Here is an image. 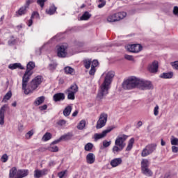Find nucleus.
<instances>
[{
    "instance_id": "obj_7",
    "label": "nucleus",
    "mask_w": 178,
    "mask_h": 178,
    "mask_svg": "<svg viewBox=\"0 0 178 178\" xmlns=\"http://www.w3.org/2000/svg\"><path fill=\"white\" fill-rule=\"evenodd\" d=\"M115 129V126L108 127L106 129L102 131L101 134H95L94 138L95 141H98V140H101V138H104L106 137V134L108 133H111L112 130Z\"/></svg>"
},
{
    "instance_id": "obj_56",
    "label": "nucleus",
    "mask_w": 178,
    "mask_h": 178,
    "mask_svg": "<svg viewBox=\"0 0 178 178\" xmlns=\"http://www.w3.org/2000/svg\"><path fill=\"white\" fill-rule=\"evenodd\" d=\"M99 65V63H98V60H94L92 62V65H91V67H97V66H98Z\"/></svg>"
},
{
    "instance_id": "obj_27",
    "label": "nucleus",
    "mask_w": 178,
    "mask_h": 178,
    "mask_svg": "<svg viewBox=\"0 0 178 178\" xmlns=\"http://www.w3.org/2000/svg\"><path fill=\"white\" fill-rule=\"evenodd\" d=\"M115 16L117 17V20L119 22V20H122V19H124L126 16H127V13L126 12H120L115 13Z\"/></svg>"
},
{
    "instance_id": "obj_46",
    "label": "nucleus",
    "mask_w": 178,
    "mask_h": 178,
    "mask_svg": "<svg viewBox=\"0 0 178 178\" xmlns=\"http://www.w3.org/2000/svg\"><path fill=\"white\" fill-rule=\"evenodd\" d=\"M111 144H112V141H111V140L108 141V140H105L103 141L104 148H108V147H109L111 145Z\"/></svg>"
},
{
    "instance_id": "obj_36",
    "label": "nucleus",
    "mask_w": 178,
    "mask_h": 178,
    "mask_svg": "<svg viewBox=\"0 0 178 178\" xmlns=\"http://www.w3.org/2000/svg\"><path fill=\"white\" fill-rule=\"evenodd\" d=\"M149 166V161L147 159H143L141 162V169H145Z\"/></svg>"
},
{
    "instance_id": "obj_39",
    "label": "nucleus",
    "mask_w": 178,
    "mask_h": 178,
    "mask_svg": "<svg viewBox=\"0 0 178 178\" xmlns=\"http://www.w3.org/2000/svg\"><path fill=\"white\" fill-rule=\"evenodd\" d=\"M123 148L124 147H118V145H115V146H114L113 147V152L114 153V154H116V153H118V152H120V151H122L123 150Z\"/></svg>"
},
{
    "instance_id": "obj_48",
    "label": "nucleus",
    "mask_w": 178,
    "mask_h": 178,
    "mask_svg": "<svg viewBox=\"0 0 178 178\" xmlns=\"http://www.w3.org/2000/svg\"><path fill=\"white\" fill-rule=\"evenodd\" d=\"M154 116H158V115H159V106L156 105L154 107Z\"/></svg>"
},
{
    "instance_id": "obj_49",
    "label": "nucleus",
    "mask_w": 178,
    "mask_h": 178,
    "mask_svg": "<svg viewBox=\"0 0 178 178\" xmlns=\"http://www.w3.org/2000/svg\"><path fill=\"white\" fill-rule=\"evenodd\" d=\"M34 134V132L33 131H29L27 134H26L25 137L27 138V140L30 139L31 136Z\"/></svg>"
},
{
    "instance_id": "obj_58",
    "label": "nucleus",
    "mask_w": 178,
    "mask_h": 178,
    "mask_svg": "<svg viewBox=\"0 0 178 178\" xmlns=\"http://www.w3.org/2000/svg\"><path fill=\"white\" fill-rule=\"evenodd\" d=\"M124 58L127 60H134V58L133 57V56L125 54L124 55Z\"/></svg>"
},
{
    "instance_id": "obj_64",
    "label": "nucleus",
    "mask_w": 178,
    "mask_h": 178,
    "mask_svg": "<svg viewBox=\"0 0 178 178\" xmlns=\"http://www.w3.org/2000/svg\"><path fill=\"white\" fill-rule=\"evenodd\" d=\"M79 113V111H75L73 113H72V116L74 118L76 116H77Z\"/></svg>"
},
{
    "instance_id": "obj_23",
    "label": "nucleus",
    "mask_w": 178,
    "mask_h": 178,
    "mask_svg": "<svg viewBox=\"0 0 178 178\" xmlns=\"http://www.w3.org/2000/svg\"><path fill=\"white\" fill-rule=\"evenodd\" d=\"M17 173L19 178L26 177V176H29V170H18Z\"/></svg>"
},
{
    "instance_id": "obj_20",
    "label": "nucleus",
    "mask_w": 178,
    "mask_h": 178,
    "mask_svg": "<svg viewBox=\"0 0 178 178\" xmlns=\"http://www.w3.org/2000/svg\"><path fill=\"white\" fill-rule=\"evenodd\" d=\"M8 68L11 70H15V69H21V70H23V69H24V67L22 66L21 63H15L13 64H10L8 65Z\"/></svg>"
},
{
    "instance_id": "obj_16",
    "label": "nucleus",
    "mask_w": 178,
    "mask_h": 178,
    "mask_svg": "<svg viewBox=\"0 0 178 178\" xmlns=\"http://www.w3.org/2000/svg\"><path fill=\"white\" fill-rule=\"evenodd\" d=\"M8 178H19V174L17 172V168L13 167L9 171Z\"/></svg>"
},
{
    "instance_id": "obj_60",
    "label": "nucleus",
    "mask_w": 178,
    "mask_h": 178,
    "mask_svg": "<svg viewBox=\"0 0 178 178\" xmlns=\"http://www.w3.org/2000/svg\"><path fill=\"white\" fill-rule=\"evenodd\" d=\"M171 149H172V152L174 153V154H177V152H178V147L177 146H172L171 147Z\"/></svg>"
},
{
    "instance_id": "obj_62",
    "label": "nucleus",
    "mask_w": 178,
    "mask_h": 178,
    "mask_svg": "<svg viewBox=\"0 0 178 178\" xmlns=\"http://www.w3.org/2000/svg\"><path fill=\"white\" fill-rule=\"evenodd\" d=\"M15 42H16V41H15V40H9V41H8V44H10V45H14Z\"/></svg>"
},
{
    "instance_id": "obj_1",
    "label": "nucleus",
    "mask_w": 178,
    "mask_h": 178,
    "mask_svg": "<svg viewBox=\"0 0 178 178\" xmlns=\"http://www.w3.org/2000/svg\"><path fill=\"white\" fill-rule=\"evenodd\" d=\"M113 77H115L114 71H109L106 73L104 81L101 85L97 96L98 99H104V98L108 95Z\"/></svg>"
},
{
    "instance_id": "obj_63",
    "label": "nucleus",
    "mask_w": 178,
    "mask_h": 178,
    "mask_svg": "<svg viewBox=\"0 0 178 178\" xmlns=\"http://www.w3.org/2000/svg\"><path fill=\"white\" fill-rule=\"evenodd\" d=\"M161 145H162V147H165V145H166V142L163 140V139L161 140Z\"/></svg>"
},
{
    "instance_id": "obj_4",
    "label": "nucleus",
    "mask_w": 178,
    "mask_h": 178,
    "mask_svg": "<svg viewBox=\"0 0 178 178\" xmlns=\"http://www.w3.org/2000/svg\"><path fill=\"white\" fill-rule=\"evenodd\" d=\"M35 67V63L33 61H30L26 65V70L22 77V86L23 88L26 87L29 84V81L30 80V77L31 74H33V69Z\"/></svg>"
},
{
    "instance_id": "obj_44",
    "label": "nucleus",
    "mask_w": 178,
    "mask_h": 178,
    "mask_svg": "<svg viewBox=\"0 0 178 178\" xmlns=\"http://www.w3.org/2000/svg\"><path fill=\"white\" fill-rule=\"evenodd\" d=\"M68 94H67V99H71L72 101H74V99H75V95L76 93H73V92H67Z\"/></svg>"
},
{
    "instance_id": "obj_8",
    "label": "nucleus",
    "mask_w": 178,
    "mask_h": 178,
    "mask_svg": "<svg viewBox=\"0 0 178 178\" xmlns=\"http://www.w3.org/2000/svg\"><path fill=\"white\" fill-rule=\"evenodd\" d=\"M152 88V83L149 81L140 79L139 81V90H151Z\"/></svg>"
},
{
    "instance_id": "obj_24",
    "label": "nucleus",
    "mask_w": 178,
    "mask_h": 178,
    "mask_svg": "<svg viewBox=\"0 0 178 178\" xmlns=\"http://www.w3.org/2000/svg\"><path fill=\"white\" fill-rule=\"evenodd\" d=\"M79 91V86L76 84L72 85L67 90V92H72L74 94H76Z\"/></svg>"
},
{
    "instance_id": "obj_51",
    "label": "nucleus",
    "mask_w": 178,
    "mask_h": 178,
    "mask_svg": "<svg viewBox=\"0 0 178 178\" xmlns=\"http://www.w3.org/2000/svg\"><path fill=\"white\" fill-rule=\"evenodd\" d=\"M172 13L173 15H175V16H177L178 17V6H174Z\"/></svg>"
},
{
    "instance_id": "obj_21",
    "label": "nucleus",
    "mask_w": 178,
    "mask_h": 178,
    "mask_svg": "<svg viewBox=\"0 0 178 178\" xmlns=\"http://www.w3.org/2000/svg\"><path fill=\"white\" fill-rule=\"evenodd\" d=\"M121 163H122V159L116 158L111 160L110 165H111L113 168H116V166H119V165H120Z\"/></svg>"
},
{
    "instance_id": "obj_33",
    "label": "nucleus",
    "mask_w": 178,
    "mask_h": 178,
    "mask_svg": "<svg viewBox=\"0 0 178 178\" xmlns=\"http://www.w3.org/2000/svg\"><path fill=\"white\" fill-rule=\"evenodd\" d=\"M52 138V134L49 132H47L46 134H44L43 137L42 138V140L43 141H49Z\"/></svg>"
},
{
    "instance_id": "obj_28",
    "label": "nucleus",
    "mask_w": 178,
    "mask_h": 178,
    "mask_svg": "<svg viewBox=\"0 0 178 178\" xmlns=\"http://www.w3.org/2000/svg\"><path fill=\"white\" fill-rule=\"evenodd\" d=\"M107 22H108V23H115V22H118L116 14L109 15L107 17Z\"/></svg>"
},
{
    "instance_id": "obj_22",
    "label": "nucleus",
    "mask_w": 178,
    "mask_h": 178,
    "mask_svg": "<svg viewBox=\"0 0 178 178\" xmlns=\"http://www.w3.org/2000/svg\"><path fill=\"white\" fill-rule=\"evenodd\" d=\"M56 7L54 5L51 6L49 8L46 9L47 15H55L56 13Z\"/></svg>"
},
{
    "instance_id": "obj_6",
    "label": "nucleus",
    "mask_w": 178,
    "mask_h": 178,
    "mask_svg": "<svg viewBox=\"0 0 178 178\" xmlns=\"http://www.w3.org/2000/svg\"><path fill=\"white\" fill-rule=\"evenodd\" d=\"M156 149V145L151 144L147 145L142 151L141 156L143 157L148 156L150 154H152L154 151Z\"/></svg>"
},
{
    "instance_id": "obj_45",
    "label": "nucleus",
    "mask_w": 178,
    "mask_h": 178,
    "mask_svg": "<svg viewBox=\"0 0 178 178\" xmlns=\"http://www.w3.org/2000/svg\"><path fill=\"white\" fill-rule=\"evenodd\" d=\"M48 0H37V3L40 6V8H44L45 5V2H47Z\"/></svg>"
},
{
    "instance_id": "obj_2",
    "label": "nucleus",
    "mask_w": 178,
    "mask_h": 178,
    "mask_svg": "<svg viewBox=\"0 0 178 178\" xmlns=\"http://www.w3.org/2000/svg\"><path fill=\"white\" fill-rule=\"evenodd\" d=\"M42 83V76H37L35 77L32 81H31L30 85L27 88V85L23 88L22 86V90H24V94L26 95L29 94H31V92H33L34 90H36L38 88V86Z\"/></svg>"
},
{
    "instance_id": "obj_52",
    "label": "nucleus",
    "mask_w": 178,
    "mask_h": 178,
    "mask_svg": "<svg viewBox=\"0 0 178 178\" xmlns=\"http://www.w3.org/2000/svg\"><path fill=\"white\" fill-rule=\"evenodd\" d=\"M9 159V157L8 156V154H4L2 156H1V160L3 163L5 162H8V159Z\"/></svg>"
},
{
    "instance_id": "obj_14",
    "label": "nucleus",
    "mask_w": 178,
    "mask_h": 178,
    "mask_svg": "<svg viewBox=\"0 0 178 178\" xmlns=\"http://www.w3.org/2000/svg\"><path fill=\"white\" fill-rule=\"evenodd\" d=\"M7 105L4 104L1 108H0V124L1 126H3L5 123V112H6V108Z\"/></svg>"
},
{
    "instance_id": "obj_26",
    "label": "nucleus",
    "mask_w": 178,
    "mask_h": 178,
    "mask_svg": "<svg viewBox=\"0 0 178 178\" xmlns=\"http://www.w3.org/2000/svg\"><path fill=\"white\" fill-rule=\"evenodd\" d=\"M44 101H45V97L41 96V97H38L35 100L34 104H35V105H36V106H38L41 105V104H44Z\"/></svg>"
},
{
    "instance_id": "obj_42",
    "label": "nucleus",
    "mask_w": 178,
    "mask_h": 178,
    "mask_svg": "<svg viewBox=\"0 0 178 178\" xmlns=\"http://www.w3.org/2000/svg\"><path fill=\"white\" fill-rule=\"evenodd\" d=\"M84 66L86 69H88L89 67H91V60H83Z\"/></svg>"
},
{
    "instance_id": "obj_11",
    "label": "nucleus",
    "mask_w": 178,
    "mask_h": 178,
    "mask_svg": "<svg viewBox=\"0 0 178 178\" xmlns=\"http://www.w3.org/2000/svg\"><path fill=\"white\" fill-rule=\"evenodd\" d=\"M49 172V170L47 168H44L42 170L36 169L33 172V176L35 178H40L44 177V176H47Z\"/></svg>"
},
{
    "instance_id": "obj_30",
    "label": "nucleus",
    "mask_w": 178,
    "mask_h": 178,
    "mask_svg": "<svg viewBox=\"0 0 178 178\" xmlns=\"http://www.w3.org/2000/svg\"><path fill=\"white\" fill-rule=\"evenodd\" d=\"M65 73L66 74H71L73 76L74 74V69L72 68V67L67 66L64 68Z\"/></svg>"
},
{
    "instance_id": "obj_53",
    "label": "nucleus",
    "mask_w": 178,
    "mask_h": 178,
    "mask_svg": "<svg viewBox=\"0 0 178 178\" xmlns=\"http://www.w3.org/2000/svg\"><path fill=\"white\" fill-rule=\"evenodd\" d=\"M171 65L172 66L173 69L178 70V61L171 63Z\"/></svg>"
},
{
    "instance_id": "obj_55",
    "label": "nucleus",
    "mask_w": 178,
    "mask_h": 178,
    "mask_svg": "<svg viewBox=\"0 0 178 178\" xmlns=\"http://www.w3.org/2000/svg\"><path fill=\"white\" fill-rule=\"evenodd\" d=\"M57 124H58V126H65L66 124V120H60L57 122Z\"/></svg>"
},
{
    "instance_id": "obj_3",
    "label": "nucleus",
    "mask_w": 178,
    "mask_h": 178,
    "mask_svg": "<svg viewBox=\"0 0 178 178\" xmlns=\"http://www.w3.org/2000/svg\"><path fill=\"white\" fill-rule=\"evenodd\" d=\"M140 86V78L131 76L122 83V87L124 90H133V88H138Z\"/></svg>"
},
{
    "instance_id": "obj_59",
    "label": "nucleus",
    "mask_w": 178,
    "mask_h": 178,
    "mask_svg": "<svg viewBox=\"0 0 178 178\" xmlns=\"http://www.w3.org/2000/svg\"><path fill=\"white\" fill-rule=\"evenodd\" d=\"M101 3L98 4L97 7L99 9H101L102 8H104L106 5V1H100Z\"/></svg>"
},
{
    "instance_id": "obj_12",
    "label": "nucleus",
    "mask_w": 178,
    "mask_h": 178,
    "mask_svg": "<svg viewBox=\"0 0 178 178\" xmlns=\"http://www.w3.org/2000/svg\"><path fill=\"white\" fill-rule=\"evenodd\" d=\"M127 49L129 51V52L138 53L143 50V46L140 44H128Z\"/></svg>"
},
{
    "instance_id": "obj_41",
    "label": "nucleus",
    "mask_w": 178,
    "mask_h": 178,
    "mask_svg": "<svg viewBox=\"0 0 178 178\" xmlns=\"http://www.w3.org/2000/svg\"><path fill=\"white\" fill-rule=\"evenodd\" d=\"M12 98V92H8L3 97V101H9Z\"/></svg>"
},
{
    "instance_id": "obj_31",
    "label": "nucleus",
    "mask_w": 178,
    "mask_h": 178,
    "mask_svg": "<svg viewBox=\"0 0 178 178\" xmlns=\"http://www.w3.org/2000/svg\"><path fill=\"white\" fill-rule=\"evenodd\" d=\"M91 17V14L86 11L80 18V20H88Z\"/></svg>"
},
{
    "instance_id": "obj_50",
    "label": "nucleus",
    "mask_w": 178,
    "mask_h": 178,
    "mask_svg": "<svg viewBox=\"0 0 178 178\" xmlns=\"http://www.w3.org/2000/svg\"><path fill=\"white\" fill-rule=\"evenodd\" d=\"M57 64L56 63H52L49 65V67L50 70H54V69H56Z\"/></svg>"
},
{
    "instance_id": "obj_34",
    "label": "nucleus",
    "mask_w": 178,
    "mask_h": 178,
    "mask_svg": "<svg viewBox=\"0 0 178 178\" xmlns=\"http://www.w3.org/2000/svg\"><path fill=\"white\" fill-rule=\"evenodd\" d=\"M53 143L54 142L51 143L50 147H49V151H51V152H58V151H59V148L58 146H55V144Z\"/></svg>"
},
{
    "instance_id": "obj_13",
    "label": "nucleus",
    "mask_w": 178,
    "mask_h": 178,
    "mask_svg": "<svg viewBox=\"0 0 178 178\" xmlns=\"http://www.w3.org/2000/svg\"><path fill=\"white\" fill-rule=\"evenodd\" d=\"M159 68V64L158 61L154 60L152 63L149 65L147 70L149 72V73H158V69Z\"/></svg>"
},
{
    "instance_id": "obj_5",
    "label": "nucleus",
    "mask_w": 178,
    "mask_h": 178,
    "mask_svg": "<svg viewBox=\"0 0 178 178\" xmlns=\"http://www.w3.org/2000/svg\"><path fill=\"white\" fill-rule=\"evenodd\" d=\"M106 122H108V114L102 113L98 121L97 122L96 129H102V127H104V126L106 124Z\"/></svg>"
},
{
    "instance_id": "obj_37",
    "label": "nucleus",
    "mask_w": 178,
    "mask_h": 178,
    "mask_svg": "<svg viewBox=\"0 0 178 178\" xmlns=\"http://www.w3.org/2000/svg\"><path fill=\"white\" fill-rule=\"evenodd\" d=\"M34 16H38V13L33 12L31 16V19L29 20V27H31L33 25V19H34Z\"/></svg>"
},
{
    "instance_id": "obj_17",
    "label": "nucleus",
    "mask_w": 178,
    "mask_h": 178,
    "mask_svg": "<svg viewBox=\"0 0 178 178\" xmlns=\"http://www.w3.org/2000/svg\"><path fill=\"white\" fill-rule=\"evenodd\" d=\"M53 99L55 102H59L60 101H63L65 99V94L64 93H56L53 96Z\"/></svg>"
},
{
    "instance_id": "obj_35",
    "label": "nucleus",
    "mask_w": 178,
    "mask_h": 178,
    "mask_svg": "<svg viewBox=\"0 0 178 178\" xmlns=\"http://www.w3.org/2000/svg\"><path fill=\"white\" fill-rule=\"evenodd\" d=\"M141 170L142 173H143V175H145V176H152V172L151 171V170L148 169V168H141Z\"/></svg>"
},
{
    "instance_id": "obj_61",
    "label": "nucleus",
    "mask_w": 178,
    "mask_h": 178,
    "mask_svg": "<svg viewBox=\"0 0 178 178\" xmlns=\"http://www.w3.org/2000/svg\"><path fill=\"white\" fill-rule=\"evenodd\" d=\"M48 108V106L47 104H44L43 106H41L39 107V109L41 111H47V108Z\"/></svg>"
},
{
    "instance_id": "obj_43",
    "label": "nucleus",
    "mask_w": 178,
    "mask_h": 178,
    "mask_svg": "<svg viewBox=\"0 0 178 178\" xmlns=\"http://www.w3.org/2000/svg\"><path fill=\"white\" fill-rule=\"evenodd\" d=\"M92 147H94V145L91 143L86 144L85 145V151H91V149H92Z\"/></svg>"
},
{
    "instance_id": "obj_19",
    "label": "nucleus",
    "mask_w": 178,
    "mask_h": 178,
    "mask_svg": "<svg viewBox=\"0 0 178 178\" xmlns=\"http://www.w3.org/2000/svg\"><path fill=\"white\" fill-rule=\"evenodd\" d=\"M86 162L90 165H92V163L95 162V155H94L92 153L88 154L86 156Z\"/></svg>"
},
{
    "instance_id": "obj_18",
    "label": "nucleus",
    "mask_w": 178,
    "mask_h": 178,
    "mask_svg": "<svg viewBox=\"0 0 178 178\" xmlns=\"http://www.w3.org/2000/svg\"><path fill=\"white\" fill-rule=\"evenodd\" d=\"M26 13H27V9L25 8L24 6H22L21 8L18 9L17 11L15 12V16H17V17H19L20 16L26 15Z\"/></svg>"
},
{
    "instance_id": "obj_29",
    "label": "nucleus",
    "mask_w": 178,
    "mask_h": 178,
    "mask_svg": "<svg viewBox=\"0 0 178 178\" xmlns=\"http://www.w3.org/2000/svg\"><path fill=\"white\" fill-rule=\"evenodd\" d=\"M72 106H67V107L65 108L64 111H63V115L65 117H67L70 115V113H72Z\"/></svg>"
},
{
    "instance_id": "obj_25",
    "label": "nucleus",
    "mask_w": 178,
    "mask_h": 178,
    "mask_svg": "<svg viewBox=\"0 0 178 178\" xmlns=\"http://www.w3.org/2000/svg\"><path fill=\"white\" fill-rule=\"evenodd\" d=\"M159 77H161V79H172V77H173V72H163L160 74Z\"/></svg>"
},
{
    "instance_id": "obj_54",
    "label": "nucleus",
    "mask_w": 178,
    "mask_h": 178,
    "mask_svg": "<svg viewBox=\"0 0 178 178\" xmlns=\"http://www.w3.org/2000/svg\"><path fill=\"white\" fill-rule=\"evenodd\" d=\"M66 175V170L65 171H61L58 173V176L59 178H63L65 177V175Z\"/></svg>"
},
{
    "instance_id": "obj_38",
    "label": "nucleus",
    "mask_w": 178,
    "mask_h": 178,
    "mask_svg": "<svg viewBox=\"0 0 178 178\" xmlns=\"http://www.w3.org/2000/svg\"><path fill=\"white\" fill-rule=\"evenodd\" d=\"M84 127H86V120H82L80 121V122L77 125V129L79 130H83V129H84Z\"/></svg>"
},
{
    "instance_id": "obj_32",
    "label": "nucleus",
    "mask_w": 178,
    "mask_h": 178,
    "mask_svg": "<svg viewBox=\"0 0 178 178\" xmlns=\"http://www.w3.org/2000/svg\"><path fill=\"white\" fill-rule=\"evenodd\" d=\"M134 138H131L129 141V143H128V145L126 148V151H131V148H133V145L134 144Z\"/></svg>"
},
{
    "instance_id": "obj_15",
    "label": "nucleus",
    "mask_w": 178,
    "mask_h": 178,
    "mask_svg": "<svg viewBox=\"0 0 178 178\" xmlns=\"http://www.w3.org/2000/svg\"><path fill=\"white\" fill-rule=\"evenodd\" d=\"M73 137V134L67 133V134L63 135L59 138V139L54 140L53 144H58V143H60V141H66L67 140H70Z\"/></svg>"
},
{
    "instance_id": "obj_47",
    "label": "nucleus",
    "mask_w": 178,
    "mask_h": 178,
    "mask_svg": "<svg viewBox=\"0 0 178 178\" xmlns=\"http://www.w3.org/2000/svg\"><path fill=\"white\" fill-rule=\"evenodd\" d=\"M171 145L176 146L178 145V138H172L170 140Z\"/></svg>"
},
{
    "instance_id": "obj_10",
    "label": "nucleus",
    "mask_w": 178,
    "mask_h": 178,
    "mask_svg": "<svg viewBox=\"0 0 178 178\" xmlns=\"http://www.w3.org/2000/svg\"><path fill=\"white\" fill-rule=\"evenodd\" d=\"M57 56L58 58H66L67 56V45L63 44L57 49Z\"/></svg>"
},
{
    "instance_id": "obj_9",
    "label": "nucleus",
    "mask_w": 178,
    "mask_h": 178,
    "mask_svg": "<svg viewBox=\"0 0 178 178\" xmlns=\"http://www.w3.org/2000/svg\"><path fill=\"white\" fill-rule=\"evenodd\" d=\"M127 140V136L123 134L120 135L117 137L115 144L118 147H121L122 148H124L126 147V143H124V141Z\"/></svg>"
},
{
    "instance_id": "obj_40",
    "label": "nucleus",
    "mask_w": 178,
    "mask_h": 178,
    "mask_svg": "<svg viewBox=\"0 0 178 178\" xmlns=\"http://www.w3.org/2000/svg\"><path fill=\"white\" fill-rule=\"evenodd\" d=\"M31 3H34V0H26L24 6H23V7L26 9H29V8L30 5H31Z\"/></svg>"
},
{
    "instance_id": "obj_57",
    "label": "nucleus",
    "mask_w": 178,
    "mask_h": 178,
    "mask_svg": "<svg viewBox=\"0 0 178 178\" xmlns=\"http://www.w3.org/2000/svg\"><path fill=\"white\" fill-rule=\"evenodd\" d=\"M96 70L94 67H91L90 70L89 71V74L90 76H94L95 74Z\"/></svg>"
}]
</instances>
